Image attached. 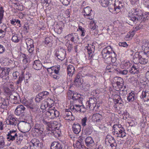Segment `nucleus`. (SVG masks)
<instances>
[{
  "label": "nucleus",
  "mask_w": 149,
  "mask_h": 149,
  "mask_svg": "<svg viewBox=\"0 0 149 149\" xmlns=\"http://www.w3.org/2000/svg\"><path fill=\"white\" fill-rule=\"evenodd\" d=\"M116 65L110 64L107 66L106 69L107 70H109V72H111L116 70Z\"/></svg>",
  "instance_id": "nucleus-40"
},
{
  "label": "nucleus",
  "mask_w": 149,
  "mask_h": 149,
  "mask_svg": "<svg viewBox=\"0 0 149 149\" xmlns=\"http://www.w3.org/2000/svg\"><path fill=\"white\" fill-rule=\"evenodd\" d=\"M65 51L63 52L56 51L55 54V56L58 59L62 61L65 58Z\"/></svg>",
  "instance_id": "nucleus-23"
},
{
  "label": "nucleus",
  "mask_w": 149,
  "mask_h": 149,
  "mask_svg": "<svg viewBox=\"0 0 149 149\" xmlns=\"http://www.w3.org/2000/svg\"><path fill=\"white\" fill-rule=\"evenodd\" d=\"M42 67L41 62L39 60H36L33 62V67L36 70H40Z\"/></svg>",
  "instance_id": "nucleus-22"
},
{
  "label": "nucleus",
  "mask_w": 149,
  "mask_h": 149,
  "mask_svg": "<svg viewBox=\"0 0 149 149\" xmlns=\"http://www.w3.org/2000/svg\"><path fill=\"white\" fill-rule=\"evenodd\" d=\"M24 103L25 106L31 109H33L35 108V105L33 104L32 100H26Z\"/></svg>",
  "instance_id": "nucleus-26"
},
{
  "label": "nucleus",
  "mask_w": 149,
  "mask_h": 149,
  "mask_svg": "<svg viewBox=\"0 0 149 149\" xmlns=\"http://www.w3.org/2000/svg\"><path fill=\"white\" fill-rule=\"evenodd\" d=\"M25 42L27 46V50L29 53L32 54L34 50L33 40L29 38L26 39Z\"/></svg>",
  "instance_id": "nucleus-9"
},
{
  "label": "nucleus",
  "mask_w": 149,
  "mask_h": 149,
  "mask_svg": "<svg viewBox=\"0 0 149 149\" xmlns=\"http://www.w3.org/2000/svg\"><path fill=\"white\" fill-rule=\"evenodd\" d=\"M20 38L17 36V35L16 34L12 33V37L11 38L12 41L14 42H19Z\"/></svg>",
  "instance_id": "nucleus-41"
},
{
  "label": "nucleus",
  "mask_w": 149,
  "mask_h": 149,
  "mask_svg": "<svg viewBox=\"0 0 149 149\" xmlns=\"http://www.w3.org/2000/svg\"><path fill=\"white\" fill-rule=\"evenodd\" d=\"M135 92L132 91L129 93L127 97V100L130 102H132L135 99Z\"/></svg>",
  "instance_id": "nucleus-34"
},
{
  "label": "nucleus",
  "mask_w": 149,
  "mask_h": 149,
  "mask_svg": "<svg viewBox=\"0 0 149 149\" xmlns=\"http://www.w3.org/2000/svg\"><path fill=\"white\" fill-rule=\"evenodd\" d=\"M49 94V92L45 91L39 93L36 96V101L38 102H40L43 99L47 97Z\"/></svg>",
  "instance_id": "nucleus-12"
},
{
  "label": "nucleus",
  "mask_w": 149,
  "mask_h": 149,
  "mask_svg": "<svg viewBox=\"0 0 149 149\" xmlns=\"http://www.w3.org/2000/svg\"><path fill=\"white\" fill-rule=\"evenodd\" d=\"M32 116L30 112L26 113L25 116L24 120L28 121V123L32 121Z\"/></svg>",
  "instance_id": "nucleus-38"
},
{
  "label": "nucleus",
  "mask_w": 149,
  "mask_h": 149,
  "mask_svg": "<svg viewBox=\"0 0 149 149\" xmlns=\"http://www.w3.org/2000/svg\"><path fill=\"white\" fill-rule=\"evenodd\" d=\"M40 142L39 140L36 139H32L30 143V144H32V145L35 146L36 148L39 146Z\"/></svg>",
  "instance_id": "nucleus-35"
},
{
  "label": "nucleus",
  "mask_w": 149,
  "mask_h": 149,
  "mask_svg": "<svg viewBox=\"0 0 149 149\" xmlns=\"http://www.w3.org/2000/svg\"><path fill=\"white\" fill-rule=\"evenodd\" d=\"M124 68L125 69H128L131 66L132 64L128 61H126L123 64Z\"/></svg>",
  "instance_id": "nucleus-51"
},
{
  "label": "nucleus",
  "mask_w": 149,
  "mask_h": 149,
  "mask_svg": "<svg viewBox=\"0 0 149 149\" xmlns=\"http://www.w3.org/2000/svg\"><path fill=\"white\" fill-rule=\"evenodd\" d=\"M106 140L108 141L112 149H116L117 144L114 138L111 136H109Z\"/></svg>",
  "instance_id": "nucleus-19"
},
{
  "label": "nucleus",
  "mask_w": 149,
  "mask_h": 149,
  "mask_svg": "<svg viewBox=\"0 0 149 149\" xmlns=\"http://www.w3.org/2000/svg\"><path fill=\"white\" fill-rule=\"evenodd\" d=\"M102 57L107 63H114L116 60V55L110 46H108L103 49L101 52Z\"/></svg>",
  "instance_id": "nucleus-1"
},
{
  "label": "nucleus",
  "mask_w": 149,
  "mask_h": 149,
  "mask_svg": "<svg viewBox=\"0 0 149 149\" xmlns=\"http://www.w3.org/2000/svg\"><path fill=\"white\" fill-rule=\"evenodd\" d=\"M89 27L91 29L94 30L97 29V26L96 25L94 21L92 20L90 22Z\"/></svg>",
  "instance_id": "nucleus-42"
},
{
  "label": "nucleus",
  "mask_w": 149,
  "mask_h": 149,
  "mask_svg": "<svg viewBox=\"0 0 149 149\" xmlns=\"http://www.w3.org/2000/svg\"><path fill=\"white\" fill-rule=\"evenodd\" d=\"M66 46H67L68 50L70 52L73 48V45L71 44L70 42L67 41L66 43Z\"/></svg>",
  "instance_id": "nucleus-52"
},
{
  "label": "nucleus",
  "mask_w": 149,
  "mask_h": 149,
  "mask_svg": "<svg viewBox=\"0 0 149 149\" xmlns=\"http://www.w3.org/2000/svg\"><path fill=\"white\" fill-rule=\"evenodd\" d=\"M83 81L80 74H78L77 75L74 80V84L77 86L79 87L82 85Z\"/></svg>",
  "instance_id": "nucleus-21"
},
{
  "label": "nucleus",
  "mask_w": 149,
  "mask_h": 149,
  "mask_svg": "<svg viewBox=\"0 0 149 149\" xmlns=\"http://www.w3.org/2000/svg\"><path fill=\"white\" fill-rule=\"evenodd\" d=\"M68 74L70 76H72L74 73L75 70L74 67L72 65H69L67 68Z\"/></svg>",
  "instance_id": "nucleus-30"
},
{
  "label": "nucleus",
  "mask_w": 149,
  "mask_h": 149,
  "mask_svg": "<svg viewBox=\"0 0 149 149\" xmlns=\"http://www.w3.org/2000/svg\"><path fill=\"white\" fill-rule=\"evenodd\" d=\"M51 77L56 79H58L59 78V73L56 74L55 73H50Z\"/></svg>",
  "instance_id": "nucleus-58"
},
{
  "label": "nucleus",
  "mask_w": 149,
  "mask_h": 149,
  "mask_svg": "<svg viewBox=\"0 0 149 149\" xmlns=\"http://www.w3.org/2000/svg\"><path fill=\"white\" fill-rule=\"evenodd\" d=\"M124 4L122 2L121 0H116L114 5H112V8L111 6L109 7L110 11L114 10L116 11V13H118L120 10L124 6Z\"/></svg>",
  "instance_id": "nucleus-5"
},
{
  "label": "nucleus",
  "mask_w": 149,
  "mask_h": 149,
  "mask_svg": "<svg viewBox=\"0 0 149 149\" xmlns=\"http://www.w3.org/2000/svg\"><path fill=\"white\" fill-rule=\"evenodd\" d=\"M119 46L124 47H127L128 45L126 42H120L118 43Z\"/></svg>",
  "instance_id": "nucleus-60"
},
{
  "label": "nucleus",
  "mask_w": 149,
  "mask_h": 149,
  "mask_svg": "<svg viewBox=\"0 0 149 149\" xmlns=\"http://www.w3.org/2000/svg\"><path fill=\"white\" fill-rule=\"evenodd\" d=\"M65 38L68 39V41H70L74 43L76 42L79 39L78 35L76 33L69 34L65 36Z\"/></svg>",
  "instance_id": "nucleus-11"
},
{
  "label": "nucleus",
  "mask_w": 149,
  "mask_h": 149,
  "mask_svg": "<svg viewBox=\"0 0 149 149\" xmlns=\"http://www.w3.org/2000/svg\"><path fill=\"white\" fill-rule=\"evenodd\" d=\"M3 90L4 95L6 96H9V86H4L3 87Z\"/></svg>",
  "instance_id": "nucleus-43"
},
{
  "label": "nucleus",
  "mask_w": 149,
  "mask_h": 149,
  "mask_svg": "<svg viewBox=\"0 0 149 149\" xmlns=\"http://www.w3.org/2000/svg\"><path fill=\"white\" fill-rule=\"evenodd\" d=\"M140 97L141 99L143 100L146 104L149 105V90L148 89L143 90L140 96Z\"/></svg>",
  "instance_id": "nucleus-10"
},
{
  "label": "nucleus",
  "mask_w": 149,
  "mask_h": 149,
  "mask_svg": "<svg viewBox=\"0 0 149 149\" xmlns=\"http://www.w3.org/2000/svg\"><path fill=\"white\" fill-rule=\"evenodd\" d=\"M91 86L89 84H86L83 86V88L85 90H88L90 88Z\"/></svg>",
  "instance_id": "nucleus-63"
},
{
  "label": "nucleus",
  "mask_w": 149,
  "mask_h": 149,
  "mask_svg": "<svg viewBox=\"0 0 149 149\" xmlns=\"http://www.w3.org/2000/svg\"><path fill=\"white\" fill-rule=\"evenodd\" d=\"M25 107L21 105H18L15 110V113L17 116H19L24 112Z\"/></svg>",
  "instance_id": "nucleus-18"
},
{
  "label": "nucleus",
  "mask_w": 149,
  "mask_h": 149,
  "mask_svg": "<svg viewBox=\"0 0 149 149\" xmlns=\"http://www.w3.org/2000/svg\"><path fill=\"white\" fill-rule=\"evenodd\" d=\"M51 149H63L62 145L58 142H54L51 144Z\"/></svg>",
  "instance_id": "nucleus-25"
},
{
  "label": "nucleus",
  "mask_w": 149,
  "mask_h": 149,
  "mask_svg": "<svg viewBox=\"0 0 149 149\" xmlns=\"http://www.w3.org/2000/svg\"><path fill=\"white\" fill-rule=\"evenodd\" d=\"M73 130H81V126L80 124H74L72 126Z\"/></svg>",
  "instance_id": "nucleus-45"
},
{
  "label": "nucleus",
  "mask_w": 149,
  "mask_h": 149,
  "mask_svg": "<svg viewBox=\"0 0 149 149\" xmlns=\"http://www.w3.org/2000/svg\"><path fill=\"white\" fill-rule=\"evenodd\" d=\"M47 115L49 118L53 119L59 116V113L58 111L55 109H49L45 113Z\"/></svg>",
  "instance_id": "nucleus-6"
},
{
  "label": "nucleus",
  "mask_w": 149,
  "mask_h": 149,
  "mask_svg": "<svg viewBox=\"0 0 149 149\" xmlns=\"http://www.w3.org/2000/svg\"><path fill=\"white\" fill-rule=\"evenodd\" d=\"M42 66L45 69H47V71L48 72L49 70H50L51 68L53 66H52L51 62H48L44 63Z\"/></svg>",
  "instance_id": "nucleus-37"
},
{
  "label": "nucleus",
  "mask_w": 149,
  "mask_h": 149,
  "mask_svg": "<svg viewBox=\"0 0 149 149\" xmlns=\"http://www.w3.org/2000/svg\"><path fill=\"white\" fill-rule=\"evenodd\" d=\"M102 118V116L99 113L95 114L92 116L93 120L97 123L100 122Z\"/></svg>",
  "instance_id": "nucleus-32"
},
{
  "label": "nucleus",
  "mask_w": 149,
  "mask_h": 149,
  "mask_svg": "<svg viewBox=\"0 0 149 149\" xmlns=\"http://www.w3.org/2000/svg\"><path fill=\"white\" fill-rule=\"evenodd\" d=\"M16 131H10V140H11L13 141L15 139L16 137H17V134L16 133L15 134L14 136H12L10 134L13 132L15 133Z\"/></svg>",
  "instance_id": "nucleus-54"
},
{
  "label": "nucleus",
  "mask_w": 149,
  "mask_h": 149,
  "mask_svg": "<svg viewBox=\"0 0 149 149\" xmlns=\"http://www.w3.org/2000/svg\"><path fill=\"white\" fill-rule=\"evenodd\" d=\"M117 71L120 74L122 75H126L127 74L128 72V71L126 70H118Z\"/></svg>",
  "instance_id": "nucleus-55"
},
{
  "label": "nucleus",
  "mask_w": 149,
  "mask_h": 149,
  "mask_svg": "<svg viewBox=\"0 0 149 149\" xmlns=\"http://www.w3.org/2000/svg\"><path fill=\"white\" fill-rule=\"evenodd\" d=\"M99 2L103 7H106L109 6V7L110 6L108 0H100Z\"/></svg>",
  "instance_id": "nucleus-39"
},
{
  "label": "nucleus",
  "mask_w": 149,
  "mask_h": 149,
  "mask_svg": "<svg viewBox=\"0 0 149 149\" xmlns=\"http://www.w3.org/2000/svg\"><path fill=\"white\" fill-rule=\"evenodd\" d=\"M63 117L67 120H73L74 119V117L73 116L72 112L69 109L65 110V111L63 113Z\"/></svg>",
  "instance_id": "nucleus-13"
},
{
  "label": "nucleus",
  "mask_w": 149,
  "mask_h": 149,
  "mask_svg": "<svg viewBox=\"0 0 149 149\" xmlns=\"http://www.w3.org/2000/svg\"><path fill=\"white\" fill-rule=\"evenodd\" d=\"M104 145L102 143L99 144L97 145L96 148L95 149H104Z\"/></svg>",
  "instance_id": "nucleus-64"
},
{
  "label": "nucleus",
  "mask_w": 149,
  "mask_h": 149,
  "mask_svg": "<svg viewBox=\"0 0 149 149\" xmlns=\"http://www.w3.org/2000/svg\"><path fill=\"white\" fill-rule=\"evenodd\" d=\"M70 97L73 100L74 103H79L81 104H82L83 98L79 94L72 92L71 96H70Z\"/></svg>",
  "instance_id": "nucleus-8"
},
{
  "label": "nucleus",
  "mask_w": 149,
  "mask_h": 149,
  "mask_svg": "<svg viewBox=\"0 0 149 149\" xmlns=\"http://www.w3.org/2000/svg\"><path fill=\"white\" fill-rule=\"evenodd\" d=\"M129 13L128 17L129 19L134 23L138 21L142 22L146 21V19L144 17L142 11L137 8H133Z\"/></svg>",
  "instance_id": "nucleus-2"
},
{
  "label": "nucleus",
  "mask_w": 149,
  "mask_h": 149,
  "mask_svg": "<svg viewBox=\"0 0 149 149\" xmlns=\"http://www.w3.org/2000/svg\"><path fill=\"white\" fill-rule=\"evenodd\" d=\"M120 89V91H124V90H125V87L127 89V91H128V86L127 85H124L123 84V85H121V86H120L119 87H118Z\"/></svg>",
  "instance_id": "nucleus-56"
},
{
  "label": "nucleus",
  "mask_w": 149,
  "mask_h": 149,
  "mask_svg": "<svg viewBox=\"0 0 149 149\" xmlns=\"http://www.w3.org/2000/svg\"><path fill=\"white\" fill-rule=\"evenodd\" d=\"M129 72L132 74H137L139 72V69L137 66H136L135 65H133L131 68L130 69Z\"/></svg>",
  "instance_id": "nucleus-31"
},
{
  "label": "nucleus",
  "mask_w": 149,
  "mask_h": 149,
  "mask_svg": "<svg viewBox=\"0 0 149 149\" xmlns=\"http://www.w3.org/2000/svg\"><path fill=\"white\" fill-rule=\"evenodd\" d=\"M97 104V99L94 96L89 98V100L86 103L87 107L91 110L93 109L95 107Z\"/></svg>",
  "instance_id": "nucleus-7"
},
{
  "label": "nucleus",
  "mask_w": 149,
  "mask_h": 149,
  "mask_svg": "<svg viewBox=\"0 0 149 149\" xmlns=\"http://www.w3.org/2000/svg\"><path fill=\"white\" fill-rule=\"evenodd\" d=\"M54 101L51 99H49L47 100L46 101V104H42L41 106V107L42 109H46L47 107H49L50 108L52 107V105L54 103Z\"/></svg>",
  "instance_id": "nucleus-29"
},
{
  "label": "nucleus",
  "mask_w": 149,
  "mask_h": 149,
  "mask_svg": "<svg viewBox=\"0 0 149 149\" xmlns=\"http://www.w3.org/2000/svg\"><path fill=\"white\" fill-rule=\"evenodd\" d=\"M141 43L142 50L144 51V53L146 54L149 52L148 42L147 40H144L142 41Z\"/></svg>",
  "instance_id": "nucleus-16"
},
{
  "label": "nucleus",
  "mask_w": 149,
  "mask_h": 149,
  "mask_svg": "<svg viewBox=\"0 0 149 149\" xmlns=\"http://www.w3.org/2000/svg\"><path fill=\"white\" fill-rule=\"evenodd\" d=\"M22 56L23 59V62L24 64H26L28 63V58L27 56L25 54H23Z\"/></svg>",
  "instance_id": "nucleus-50"
},
{
  "label": "nucleus",
  "mask_w": 149,
  "mask_h": 149,
  "mask_svg": "<svg viewBox=\"0 0 149 149\" xmlns=\"http://www.w3.org/2000/svg\"><path fill=\"white\" fill-rule=\"evenodd\" d=\"M10 125H15L17 124V121L16 118L13 117L12 116H11L10 117Z\"/></svg>",
  "instance_id": "nucleus-44"
},
{
  "label": "nucleus",
  "mask_w": 149,
  "mask_h": 149,
  "mask_svg": "<svg viewBox=\"0 0 149 149\" xmlns=\"http://www.w3.org/2000/svg\"><path fill=\"white\" fill-rule=\"evenodd\" d=\"M17 3L15 0H10V4H11V6L12 8H14L17 6Z\"/></svg>",
  "instance_id": "nucleus-49"
},
{
  "label": "nucleus",
  "mask_w": 149,
  "mask_h": 149,
  "mask_svg": "<svg viewBox=\"0 0 149 149\" xmlns=\"http://www.w3.org/2000/svg\"><path fill=\"white\" fill-rule=\"evenodd\" d=\"M60 70V66L59 65H55L53 66L51 68V69L49 70L48 72L49 73H54L56 74L59 73Z\"/></svg>",
  "instance_id": "nucleus-28"
},
{
  "label": "nucleus",
  "mask_w": 149,
  "mask_h": 149,
  "mask_svg": "<svg viewBox=\"0 0 149 149\" xmlns=\"http://www.w3.org/2000/svg\"><path fill=\"white\" fill-rule=\"evenodd\" d=\"M87 120V118L86 117L81 119V123L83 127H84L86 125Z\"/></svg>",
  "instance_id": "nucleus-48"
},
{
  "label": "nucleus",
  "mask_w": 149,
  "mask_h": 149,
  "mask_svg": "<svg viewBox=\"0 0 149 149\" xmlns=\"http://www.w3.org/2000/svg\"><path fill=\"white\" fill-rule=\"evenodd\" d=\"M4 70L2 68L0 67V77L3 78L4 79L8 80L9 79V70L8 69L6 70Z\"/></svg>",
  "instance_id": "nucleus-15"
},
{
  "label": "nucleus",
  "mask_w": 149,
  "mask_h": 149,
  "mask_svg": "<svg viewBox=\"0 0 149 149\" xmlns=\"http://www.w3.org/2000/svg\"><path fill=\"white\" fill-rule=\"evenodd\" d=\"M4 142L2 136H0V148H3L4 146Z\"/></svg>",
  "instance_id": "nucleus-53"
},
{
  "label": "nucleus",
  "mask_w": 149,
  "mask_h": 149,
  "mask_svg": "<svg viewBox=\"0 0 149 149\" xmlns=\"http://www.w3.org/2000/svg\"><path fill=\"white\" fill-rule=\"evenodd\" d=\"M85 143L86 146L88 147L92 146L94 143L93 138L90 136L86 138Z\"/></svg>",
  "instance_id": "nucleus-27"
},
{
  "label": "nucleus",
  "mask_w": 149,
  "mask_h": 149,
  "mask_svg": "<svg viewBox=\"0 0 149 149\" xmlns=\"http://www.w3.org/2000/svg\"><path fill=\"white\" fill-rule=\"evenodd\" d=\"M74 147L78 148H80L84 146V143L81 140L77 141L75 143H74L73 144Z\"/></svg>",
  "instance_id": "nucleus-33"
},
{
  "label": "nucleus",
  "mask_w": 149,
  "mask_h": 149,
  "mask_svg": "<svg viewBox=\"0 0 149 149\" xmlns=\"http://www.w3.org/2000/svg\"><path fill=\"white\" fill-rule=\"evenodd\" d=\"M60 1L65 5H68L70 2V0H60Z\"/></svg>",
  "instance_id": "nucleus-59"
},
{
  "label": "nucleus",
  "mask_w": 149,
  "mask_h": 149,
  "mask_svg": "<svg viewBox=\"0 0 149 149\" xmlns=\"http://www.w3.org/2000/svg\"><path fill=\"white\" fill-rule=\"evenodd\" d=\"M123 83L124 81L123 79L119 77H115L112 79L113 84H116L118 87L123 85Z\"/></svg>",
  "instance_id": "nucleus-17"
},
{
  "label": "nucleus",
  "mask_w": 149,
  "mask_h": 149,
  "mask_svg": "<svg viewBox=\"0 0 149 149\" xmlns=\"http://www.w3.org/2000/svg\"><path fill=\"white\" fill-rule=\"evenodd\" d=\"M138 57L139 61V63L141 64L145 65L148 62V60L145 58H143L140 56H139L138 53H136L135 54V55L133 56V58L135 59V58Z\"/></svg>",
  "instance_id": "nucleus-20"
},
{
  "label": "nucleus",
  "mask_w": 149,
  "mask_h": 149,
  "mask_svg": "<svg viewBox=\"0 0 149 149\" xmlns=\"http://www.w3.org/2000/svg\"><path fill=\"white\" fill-rule=\"evenodd\" d=\"M14 90V86L12 84H10V101L11 103L15 104L18 103V101L16 95L17 94Z\"/></svg>",
  "instance_id": "nucleus-4"
},
{
  "label": "nucleus",
  "mask_w": 149,
  "mask_h": 149,
  "mask_svg": "<svg viewBox=\"0 0 149 149\" xmlns=\"http://www.w3.org/2000/svg\"><path fill=\"white\" fill-rule=\"evenodd\" d=\"M125 89L124 91H120V94L123 96H124L126 95L127 93V89L125 88Z\"/></svg>",
  "instance_id": "nucleus-62"
},
{
  "label": "nucleus",
  "mask_w": 149,
  "mask_h": 149,
  "mask_svg": "<svg viewBox=\"0 0 149 149\" xmlns=\"http://www.w3.org/2000/svg\"><path fill=\"white\" fill-rule=\"evenodd\" d=\"M52 41V38L51 37H47L45 38V43L46 45H49V46L51 44Z\"/></svg>",
  "instance_id": "nucleus-47"
},
{
  "label": "nucleus",
  "mask_w": 149,
  "mask_h": 149,
  "mask_svg": "<svg viewBox=\"0 0 149 149\" xmlns=\"http://www.w3.org/2000/svg\"><path fill=\"white\" fill-rule=\"evenodd\" d=\"M125 131H114V133H116L118 137L123 138L126 136V133Z\"/></svg>",
  "instance_id": "nucleus-36"
},
{
  "label": "nucleus",
  "mask_w": 149,
  "mask_h": 149,
  "mask_svg": "<svg viewBox=\"0 0 149 149\" xmlns=\"http://www.w3.org/2000/svg\"><path fill=\"white\" fill-rule=\"evenodd\" d=\"M24 78V76L22 75H21L19 76V79H18L17 83V84H19L21 83Z\"/></svg>",
  "instance_id": "nucleus-61"
},
{
  "label": "nucleus",
  "mask_w": 149,
  "mask_h": 149,
  "mask_svg": "<svg viewBox=\"0 0 149 149\" xmlns=\"http://www.w3.org/2000/svg\"><path fill=\"white\" fill-rule=\"evenodd\" d=\"M142 1L145 7L149 8V0H142Z\"/></svg>",
  "instance_id": "nucleus-57"
},
{
  "label": "nucleus",
  "mask_w": 149,
  "mask_h": 149,
  "mask_svg": "<svg viewBox=\"0 0 149 149\" xmlns=\"http://www.w3.org/2000/svg\"><path fill=\"white\" fill-rule=\"evenodd\" d=\"M92 11L91 8L89 6L84 8L83 9V13L84 17L87 19L91 20L93 19L92 17H91V12Z\"/></svg>",
  "instance_id": "nucleus-14"
},
{
  "label": "nucleus",
  "mask_w": 149,
  "mask_h": 149,
  "mask_svg": "<svg viewBox=\"0 0 149 149\" xmlns=\"http://www.w3.org/2000/svg\"><path fill=\"white\" fill-rule=\"evenodd\" d=\"M52 135L55 137H58L61 136V131H53L52 133Z\"/></svg>",
  "instance_id": "nucleus-46"
},
{
  "label": "nucleus",
  "mask_w": 149,
  "mask_h": 149,
  "mask_svg": "<svg viewBox=\"0 0 149 149\" xmlns=\"http://www.w3.org/2000/svg\"><path fill=\"white\" fill-rule=\"evenodd\" d=\"M70 110L73 112L80 111L81 112L84 113L86 111L85 108L82 104L79 103H74L73 105L70 106Z\"/></svg>",
  "instance_id": "nucleus-3"
},
{
  "label": "nucleus",
  "mask_w": 149,
  "mask_h": 149,
  "mask_svg": "<svg viewBox=\"0 0 149 149\" xmlns=\"http://www.w3.org/2000/svg\"><path fill=\"white\" fill-rule=\"evenodd\" d=\"M86 49L88 51V54L91 57H92L93 55L94 52L95 50V46L92 45H88V46H86Z\"/></svg>",
  "instance_id": "nucleus-24"
}]
</instances>
